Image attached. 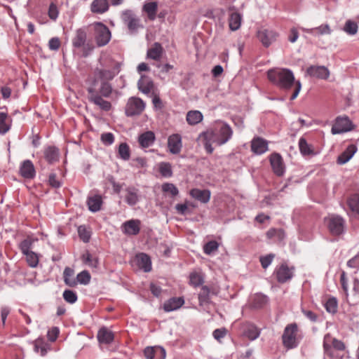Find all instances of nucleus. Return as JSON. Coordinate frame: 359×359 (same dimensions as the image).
<instances>
[{
	"instance_id": "obj_46",
	"label": "nucleus",
	"mask_w": 359,
	"mask_h": 359,
	"mask_svg": "<svg viewBox=\"0 0 359 359\" xmlns=\"http://www.w3.org/2000/svg\"><path fill=\"white\" fill-rule=\"evenodd\" d=\"M111 85L107 81H102L98 93L104 97H109L111 95Z\"/></svg>"
},
{
	"instance_id": "obj_60",
	"label": "nucleus",
	"mask_w": 359,
	"mask_h": 359,
	"mask_svg": "<svg viewBox=\"0 0 359 359\" xmlns=\"http://www.w3.org/2000/svg\"><path fill=\"white\" fill-rule=\"evenodd\" d=\"M333 338L334 337H332L331 334L329 333L325 334L324 337L323 348L325 352H326L327 353H329L330 351L331 350Z\"/></svg>"
},
{
	"instance_id": "obj_11",
	"label": "nucleus",
	"mask_w": 359,
	"mask_h": 359,
	"mask_svg": "<svg viewBox=\"0 0 359 359\" xmlns=\"http://www.w3.org/2000/svg\"><path fill=\"white\" fill-rule=\"evenodd\" d=\"M257 36L262 44L267 48L276 41L278 34L272 29L262 28L258 30Z\"/></svg>"
},
{
	"instance_id": "obj_34",
	"label": "nucleus",
	"mask_w": 359,
	"mask_h": 359,
	"mask_svg": "<svg viewBox=\"0 0 359 359\" xmlns=\"http://www.w3.org/2000/svg\"><path fill=\"white\" fill-rule=\"evenodd\" d=\"M303 32L313 34V35H323L330 34L331 33V29L328 25H321L319 27L306 29L302 28Z\"/></svg>"
},
{
	"instance_id": "obj_21",
	"label": "nucleus",
	"mask_w": 359,
	"mask_h": 359,
	"mask_svg": "<svg viewBox=\"0 0 359 359\" xmlns=\"http://www.w3.org/2000/svg\"><path fill=\"white\" fill-rule=\"evenodd\" d=\"M189 194L192 198L203 203H207L210 201L211 196L210 190L197 188L192 189Z\"/></svg>"
},
{
	"instance_id": "obj_44",
	"label": "nucleus",
	"mask_w": 359,
	"mask_h": 359,
	"mask_svg": "<svg viewBox=\"0 0 359 359\" xmlns=\"http://www.w3.org/2000/svg\"><path fill=\"white\" fill-rule=\"evenodd\" d=\"M268 302V297L262 294H256L252 299V305L255 308H261Z\"/></svg>"
},
{
	"instance_id": "obj_64",
	"label": "nucleus",
	"mask_w": 359,
	"mask_h": 359,
	"mask_svg": "<svg viewBox=\"0 0 359 359\" xmlns=\"http://www.w3.org/2000/svg\"><path fill=\"white\" fill-rule=\"evenodd\" d=\"M60 333L59 328L57 327H53L48 331L47 337L50 341H55Z\"/></svg>"
},
{
	"instance_id": "obj_58",
	"label": "nucleus",
	"mask_w": 359,
	"mask_h": 359,
	"mask_svg": "<svg viewBox=\"0 0 359 359\" xmlns=\"http://www.w3.org/2000/svg\"><path fill=\"white\" fill-rule=\"evenodd\" d=\"M78 233L79 238L84 243H88L90 238V232L86 228L85 226H80L78 228Z\"/></svg>"
},
{
	"instance_id": "obj_6",
	"label": "nucleus",
	"mask_w": 359,
	"mask_h": 359,
	"mask_svg": "<svg viewBox=\"0 0 359 359\" xmlns=\"http://www.w3.org/2000/svg\"><path fill=\"white\" fill-rule=\"evenodd\" d=\"M88 100L97 106L101 110L109 111L111 108L110 102L102 98L94 86H90L87 89Z\"/></svg>"
},
{
	"instance_id": "obj_10",
	"label": "nucleus",
	"mask_w": 359,
	"mask_h": 359,
	"mask_svg": "<svg viewBox=\"0 0 359 359\" xmlns=\"http://www.w3.org/2000/svg\"><path fill=\"white\" fill-rule=\"evenodd\" d=\"M86 37L87 36L85 30L79 29L76 31V35L72 39V45L74 48H79L83 47L84 50L83 55L84 57H87L93 48V47L89 48L88 44L86 46Z\"/></svg>"
},
{
	"instance_id": "obj_26",
	"label": "nucleus",
	"mask_w": 359,
	"mask_h": 359,
	"mask_svg": "<svg viewBox=\"0 0 359 359\" xmlns=\"http://www.w3.org/2000/svg\"><path fill=\"white\" fill-rule=\"evenodd\" d=\"M138 267L144 272H149L151 270V262L150 257L145 253H140L135 257Z\"/></svg>"
},
{
	"instance_id": "obj_23",
	"label": "nucleus",
	"mask_w": 359,
	"mask_h": 359,
	"mask_svg": "<svg viewBox=\"0 0 359 359\" xmlns=\"http://www.w3.org/2000/svg\"><path fill=\"white\" fill-rule=\"evenodd\" d=\"M97 337L100 344H109L114 341V334L107 327H102L98 330Z\"/></svg>"
},
{
	"instance_id": "obj_59",
	"label": "nucleus",
	"mask_w": 359,
	"mask_h": 359,
	"mask_svg": "<svg viewBox=\"0 0 359 359\" xmlns=\"http://www.w3.org/2000/svg\"><path fill=\"white\" fill-rule=\"evenodd\" d=\"M102 142L107 146L112 144L114 142V136L111 133H105L101 135Z\"/></svg>"
},
{
	"instance_id": "obj_54",
	"label": "nucleus",
	"mask_w": 359,
	"mask_h": 359,
	"mask_svg": "<svg viewBox=\"0 0 359 359\" xmlns=\"http://www.w3.org/2000/svg\"><path fill=\"white\" fill-rule=\"evenodd\" d=\"M82 260L85 264H88L90 267L96 268L97 266V259L93 257L88 252L82 255Z\"/></svg>"
},
{
	"instance_id": "obj_49",
	"label": "nucleus",
	"mask_w": 359,
	"mask_h": 359,
	"mask_svg": "<svg viewBox=\"0 0 359 359\" xmlns=\"http://www.w3.org/2000/svg\"><path fill=\"white\" fill-rule=\"evenodd\" d=\"M34 351L39 353L41 356H44L48 352V345L42 340L37 339L34 342Z\"/></svg>"
},
{
	"instance_id": "obj_38",
	"label": "nucleus",
	"mask_w": 359,
	"mask_h": 359,
	"mask_svg": "<svg viewBox=\"0 0 359 359\" xmlns=\"http://www.w3.org/2000/svg\"><path fill=\"white\" fill-rule=\"evenodd\" d=\"M158 5L156 2H147L143 6V11H144L150 20L156 19Z\"/></svg>"
},
{
	"instance_id": "obj_22",
	"label": "nucleus",
	"mask_w": 359,
	"mask_h": 359,
	"mask_svg": "<svg viewBox=\"0 0 359 359\" xmlns=\"http://www.w3.org/2000/svg\"><path fill=\"white\" fill-rule=\"evenodd\" d=\"M164 49L162 45L158 42H155L151 48L147 50V57L156 61H158L162 57Z\"/></svg>"
},
{
	"instance_id": "obj_37",
	"label": "nucleus",
	"mask_w": 359,
	"mask_h": 359,
	"mask_svg": "<svg viewBox=\"0 0 359 359\" xmlns=\"http://www.w3.org/2000/svg\"><path fill=\"white\" fill-rule=\"evenodd\" d=\"M242 16L237 12H233L230 15L229 20V28L232 31L238 29L241 25Z\"/></svg>"
},
{
	"instance_id": "obj_45",
	"label": "nucleus",
	"mask_w": 359,
	"mask_h": 359,
	"mask_svg": "<svg viewBox=\"0 0 359 359\" xmlns=\"http://www.w3.org/2000/svg\"><path fill=\"white\" fill-rule=\"evenodd\" d=\"M24 255L26 257L27 263L30 267L35 268L38 266L39 259L36 253L32 251Z\"/></svg>"
},
{
	"instance_id": "obj_32",
	"label": "nucleus",
	"mask_w": 359,
	"mask_h": 359,
	"mask_svg": "<svg viewBox=\"0 0 359 359\" xmlns=\"http://www.w3.org/2000/svg\"><path fill=\"white\" fill-rule=\"evenodd\" d=\"M203 116L200 111L191 110L187 112L186 120L188 124L194 126L203 121Z\"/></svg>"
},
{
	"instance_id": "obj_9",
	"label": "nucleus",
	"mask_w": 359,
	"mask_h": 359,
	"mask_svg": "<svg viewBox=\"0 0 359 359\" xmlns=\"http://www.w3.org/2000/svg\"><path fill=\"white\" fill-rule=\"evenodd\" d=\"M353 128V125L348 116L337 117L334 124L332 126L331 132L333 135L341 134L351 131Z\"/></svg>"
},
{
	"instance_id": "obj_57",
	"label": "nucleus",
	"mask_w": 359,
	"mask_h": 359,
	"mask_svg": "<svg viewBox=\"0 0 359 359\" xmlns=\"http://www.w3.org/2000/svg\"><path fill=\"white\" fill-rule=\"evenodd\" d=\"M219 244L215 241L208 242L203 247V251L206 255H211L212 252L217 250Z\"/></svg>"
},
{
	"instance_id": "obj_31",
	"label": "nucleus",
	"mask_w": 359,
	"mask_h": 359,
	"mask_svg": "<svg viewBox=\"0 0 359 359\" xmlns=\"http://www.w3.org/2000/svg\"><path fill=\"white\" fill-rule=\"evenodd\" d=\"M12 119L6 112H0V135H5L11 127Z\"/></svg>"
},
{
	"instance_id": "obj_7",
	"label": "nucleus",
	"mask_w": 359,
	"mask_h": 359,
	"mask_svg": "<svg viewBox=\"0 0 359 359\" xmlns=\"http://www.w3.org/2000/svg\"><path fill=\"white\" fill-rule=\"evenodd\" d=\"M145 108V102L139 97H130L126 106V115L133 116L140 115Z\"/></svg>"
},
{
	"instance_id": "obj_18",
	"label": "nucleus",
	"mask_w": 359,
	"mask_h": 359,
	"mask_svg": "<svg viewBox=\"0 0 359 359\" xmlns=\"http://www.w3.org/2000/svg\"><path fill=\"white\" fill-rule=\"evenodd\" d=\"M20 174L25 179H33L35 177V168L33 163L30 160H25L21 163Z\"/></svg>"
},
{
	"instance_id": "obj_47",
	"label": "nucleus",
	"mask_w": 359,
	"mask_h": 359,
	"mask_svg": "<svg viewBox=\"0 0 359 359\" xmlns=\"http://www.w3.org/2000/svg\"><path fill=\"white\" fill-rule=\"evenodd\" d=\"M203 283V278L201 273L192 272L189 275V283L196 287L201 285Z\"/></svg>"
},
{
	"instance_id": "obj_30",
	"label": "nucleus",
	"mask_w": 359,
	"mask_h": 359,
	"mask_svg": "<svg viewBox=\"0 0 359 359\" xmlns=\"http://www.w3.org/2000/svg\"><path fill=\"white\" fill-rule=\"evenodd\" d=\"M108 0H93L91 4V11L94 13L102 14L109 10Z\"/></svg>"
},
{
	"instance_id": "obj_24",
	"label": "nucleus",
	"mask_w": 359,
	"mask_h": 359,
	"mask_svg": "<svg viewBox=\"0 0 359 359\" xmlns=\"http://www.w3.org/2000/svg\"><path fill=\"white\" fill-rule=\"evenodd\" d=\"M358 149L355 144H350L337 158V162L339 165L346 163L356 153Z\"/></svg>"
},
{
	"instance_id": "obj_17",
	"label": "nucleus",
	"mask_w": 359,
	"mask_h": 359,
	"mask_svg": "<svg viewBox=\"0 0 359 359\" xmlns=\"http://www.w3.org/2000/svg\"><path fill=\"white\" fill-rule=\"evenodd\" d=\"M251 150L257 155L263 154L268 150V142L259 137H255L251 142Z\"/></svg>"
},
{
	"instance_id": "obj_55",
	"label": "nucleus",
	"mask_w": 359,
	"mask_h": 359,
	"mask_svg": "<svg viewBox=\"0 0 359 359\" xmlns=\"http://www.w3.org/2000/svg\"><path fill=\"white\" fill-rule=\"evenodd\" d=\"M32 241L29 238H27L21 241L19 244V248L23 255L32 252L31 248L32 247Z\"/></svg>"
},
{
	"instance_id": "obj_1",
	"label": "nucleus",
	"mask_w": 359,
	"mask_h": 359,
	"mask_svg": "<svg viewBox=\"0 0 359 359\" xmlns=\"http://www.w3.org/2000/svg\"><path fill=\"white\" fill-rule=\"evenodd\" d=\"M233 135V130L226 122L217 121L212 128L199 135V139L201 140L207 153L212 154L214 148L212 144L217 146H222L229 142Z\"/></svg>"
},
{
	"instance_id": "obj_4",
	"label": "nucleus",
	"mask_w": 359,
	"mask_h": 359,
	"mask_svg": "<svg viewBox=\"0 0 359 359\" xmlns=\"http://www.w3.org/2000/svg\"><path fill=\"white\" fill-rule=\"evenodd\" d=\"M297 331L298 327L295 323L290 324L285 327L282 336L283 344L285 347L287 348H293L297 346Z\"/></svg>"
},
{
	"instance_id": "obj_62",
	"label": "nucleus",
	"mask_w": 359,
	"mask_h": 359,
	"mask_svg": "<svg viewBox=\"0 0 359 359\" xmlns=\"http://www.w3.org/2000/svg\"><path fill=\"white\" fill-rule=\"evenodd\" d=\"M275 255L273 254H269L266 256H262L260 257V262L262 266L264 269H266L272 262Z\"/></svg>"
},
{
	"instance_id": "obj_40",
	"label": "nucleus",
	"mask_w": 359,
	"mask_h": 359,
	"mask_svg": "<svg viewBox=\"0 0 359 359\" xmlns=\"http://www.w3.org/2000/svg\"><path fill=\"white\" fill-rule=\"evenodd\" d=\"M74 274V271L72 269H71L69 267H66L65 269L64 272H63L64 281L66 285H67L70 287H74V286L76 285V281L73 278Z\"/></svg>"
},
{
	"instance_id": "obj_52",
	"label": "nucleus",
	"mask_w": 359,
	"mask_h": 359,
	"mask_svg": "<svg viewBox=\"0 0 359 359\" xmlns=\"http://www.w3.org/2000/svg\"><path fill=\"white\" fill-rule=\"evenodd\" d=\"M90 274L88 271H83L76 276V284L88 285L90 281Z\"/></svg>"
},
{
	"instance_id": "obj_56",
	"label": "nucleus",
	"mask_w": 359,
	"mask_h": 359,
	"mask_svg": "<svg viewBox=\"0 0 359 359\" xmlns=\"http://www.w3.org/2000/svg\"><path fill=\"white\" fill-rule=\"evenodd\" d=\"M325 309L327 312L330 313H334L337 311V301L335 298H330L325 302Z\"/></svg>"
},
{
	"instance_id": "obj_36",
	"label": "nucleus",
	"mask_w": 359,
	"mask_h": 359,
	"mask_svg": "<svg viewBox=\"0 0 359 359\" xmlns=\"http://www.w3.org/2000/svg\"><path fill=\"white\" fill-rule=\"evenodd\" d=\"M347 205L350 210L355 213L359 219V194H354L347 200Z\"/></svg>"
},
{
	"instance_id": "obj_35",
	"label": "nucleus",
	"mask_w": 359,
	"mask_h": 359,
	"mask_svg": "<svg viewBox=\"0 0 359 359\" xmlns=\"http://www.w3.org/2000/svg\"><path fill=\"white\" fill-rule=\"evenodd\" d=\"M267 238L281 242L285 238V231L282 229H270L266 233Z\"/></svg>"
},
{
	"instance_id": "obj_15",
	"label": "nucleus",
	"mask_w": 359,
	"mask_h": 359,
	"mask_svg": "<svg viewBox=\"0 0 359 359\" xmlns=\"http://www.w3.org/2000/svg\"><path fill=\"white\" fill-rule=\"evenodd\" d=\"M121 18L130 31H136L140 26V20L132 11H124L122 13Z\"/></svg>"
},
{
	"instance_id": "obj_29",
	"label": "nucleus",
	"mask_w": 359,
	"mask_h": 359,
	"mask_svg": "<svg viewBox=\"0 0 359 359\" xmlns=\"http://www.w3.org/2000/svg\"><path fill=\"white\" fill-rule=\"evenodd\" d=\"M59 149L54 146H48L44 149V157L48 163H53L59 160Z\"/></svg>"
},
{
	"instance_id": "obj_16",
	"label": "nucleus",
	"mask_w": 359,
	"mask_h": 359,
	"mask_svg": "<svg viewBox=\"0 0 359 359\" xmlns=\"http://www.w3.org/2000/svg\"><path fill=\"white\" fill-rule=\"evenodd\" d=\"M306 72L309 76L320 79H327L330 76V71L325 66H310Z\"/></svg>"
},
{
	"instance_id": "obj_33",
	"label": "nucleus",
	"mask_w": 359,
	"mask_h": 359,
	"mask_svg": "<svg viewBox=\"0 0 359 359\" xmlns=\"http://www.w3.org/2000/svg\"><path fill=\"white\" fill-rule=\"evenodd\" d=\"M102 203V197L99 195L88 197L87 200L88 209L93 212H97L100 210Z\"/></svg>"
},
{
	"instance_id": "obj_12",
	"label": "nucleus",
	"mask_w": 359,
	"mask_h": 359,
	"mask_svg": "<svg viewBox=\"0 0 359 359\" xmlns=\"http://www.w3.org/2000/svg\"><path fill=\"white\" fill-rule=\"evenodd\" d=\"M141 222L139 219H132L123 222L121 225L122 232L128 236H136L140 231Z\"/></svg>"
},
{
	"instance_id": "obj_20",
	"label": "nucleus",
	"mask_w": 359,
	"mask_h": 359,
	"mask_svg": "<svg viewBox=\"0 0 359 359\" xmlns=\"http://www.w3.org/2000/svg\"><path fill=\"white\" fill-rule=\"evenodd\" d=\"M125 191V201L128 205L133 206L139 202V190L137 188L134 187H128L126 189Z\"/></svg>"
},
{
	"instance_id": "obj_27",
	"label": "nucleus",
	"mask_w": 359,
	"mask_h": 359,
	"mask_svg": "<svg viewBox=\"0 0 359 359\" xmlns=\"http://www.w3.org/2000/svg\"><path fill=\"white\" fill-rule=\"evenodd\" d=\"M137 86L142 93L148 95L154 88V82L149 77L142 75L137 82Z\"/></svg>"
},
{
	"instance_id": "obj_48",
	"label": "nucleus",
	"mask_w": 359,
	"mask_h": 359,
	"mask_svg": "<svg viewBox=\"0 0 359 359\" xmlns=\"http://www.w3.org/2000/svg\"><path fill=\"white\" fill-rule=\"evenodd\" d=\"M159 172L163 177H170L172 175L171 165L169 163H161L159 164Z\"/></svg>"
},
{
	"instance_id": "obj_28",
	"label": "nucleus",
	"mask_w": 359,
	"mask_h": 359,
	"mask_svg": "<svg viewBox=\"0 0 359 359\" xmlns=\"http://www.w3.org/2000/svg\"><path fill=\"white\" fill-rule=\"evenodd\" d=\"M184 303L182 297H173L165 302L163 304V309L166 312H170L180 309Z\"/></svg>"
},
{
	"instance_id": "obj_63",
	"label": "nucleus",
	"mask_w": 359,
	"mask_h": 359,
	"mask_svg": "<svg viewBox=\"0 0 359 359\" xmlns=\"http://www.w3.org/2000/svg\"><path fill=\"white\" fill-rule=\"evenodd\" d=\"M48 183L53 188H60L62 186V182L57 178L55 173L49 175Z\"/></svg>"
},
{
	"instance_id": "obj_8",
	"label": "nucleus",
	"mask_w": 359,
	"mask_h": 359,
	"mask_svg": "<svg viewBox=\"0 0 359 359\" xmlns=\"http://www.w3.org/2000/svg\"><path fill=\"white\" fill-rule=\"evenodd\" d=\"M294 267H289L286 263H282L276 268L274 273L278 283H284L292 279Z\"/></svg>"
},
{
	"instance_id": "obj_51",
	"label": "nucleus",
	"mask_w": 359,
	"mask_h": 359,
	"mask_svg": "<svg viewBox=\"0 0 359 359\" xmlns=\"http://www.w3.org/2000/svg\"><path fill=\"white\" fill-rule=\"evenodd\" d=\"M62 297L67 303L72 304H74L78 299L76 292L71 290H65L63 292Z\"/></svg>"
},
{
	"instance_id": "obj_5",
	"label": "nucleus",
	"mask_w": 359,
	"mask_h": 359,
	"mask_svg": "<svg viewBox=\"0 0 359 359\" xmlns=\"http://www.w3.org/2000/svg\"><path fill=\"white\" fill-rule=\"evenodd\" d=\"M330 232L334 236H339L345 231L346 221L338 215H331L327 218Z\"/></svg>"
},
{
	"instance_id": "obj_50",
	"label": "nucleus",
	"mask_w": 359,
	"mask_h": 359,
	"mask_svg": "<svg viewBox=\"0 0 359 359\" xmlns=\"http://www.w3.org/2000/svg\"><path fill=\"white\" fill-rule=\"evenodd\" d=\"M358 29L357 23L352 20H347L344 27V32L349 35H355L358 32Z\"/></svg>"
},
{
	"instance_id": "obj_2",
	"label": "nucleus",
	"mask_w": 359,
	"mask_h": 359,
	"mask_svg": "<svg viewBox=\"0 0 359 359\" xmlns=\"http://www.w3.org/2000/svg\"><path fill=\"white\" fill-rule=\"evenodd\" d=\"M269 80L279 88L289 90L294 88L290 100H294L299 95L302 84L299 81H295L293 72L289 69H271L267 72Z\"/></svg>"
},
{
	"instance_id": "obj_13",
	"label": "nucleus",
	"mask_w": 359,
	"mask_h": 359,
	"mask_svg": "<svg viewBox=\"0 0 359 359\" xmlns=\"http://www.w3.org/2000/svg\"><path fill=\"white\" fill-rule=\"evenodd\" d=\"M269 160L273 172L277 176H283L285 172V166L282 156L278 153H273Z\"/></svg>"
},
{
	"instance_id": "obj_25",
	"label": "nucleus",
	"mask_w": 359,
	"mask_h": 359,
	"mask_svg": "<svg viewBox=\"0 0 359 359\" xmlns=\"http://www.w3.org/2000/svg\"><path fill=\"white\" fill-rule=\"evenodd\" d=\"M298 144L299 151L302 156H315L317 154L313 145L309 144L304 137L299 138Z\"/></svg>"
},
{
	"instance_id": "obj_42",
	"label": "nucleus",
	"mask_w": 359,
	"mask_h": 359,
	"mask_svg": "<svg viewBox=\"0 0 359 359\" xmlns=\"http://www.w3.org/2000/svg\"><path fill=\"white\" fill-rule=\"evenodd\" d=\"M97 74L102 81L107 82L113 79L116 75V72L112 69H98Z\"/></svg>"
},
{
	"instance_id": "obj_43",
	"label": "nucleus",
	"mask_w": 359,
	"mask_h": 359,
	"mask_svg": "<svg viewBox=\"0 0 359 359\" xmlns=\"http://www.w3.org/2000/svg\"><path fill=\"white\" fill-rule=\"evenodd\" d=\"M118 156L123 161H128L130 157L129 146L126 143H121L118 147Z\"/></svg>"
},
{
	"instance_id": "obj_14",
	"label": "nucleus",
	"mask_w": 359,
	"mask_h": 359,
	"mask_svg": "<svg viewBox=\"0 0 359 359\" xmlns=\"http://www.w3.org/2000/svg\"><path fill=\"white\" fill-rule=\"evenodd\" d=\"M168 148L172 154H178L182 148V136L178 133L170 135L168 138Z\"/></svg>"
},
{
	"instance_id": "obj_53",
	"label": "nucleus",
	"mask_w": 359,
	"mask_h": 359,
	"mask_svg": "<svg viewBox=\"0 0 359 359\" xmlns=\"http://www.w3.org/2000/svg\"><path fill=\"white\" fill-rule=\"evenodd\" d=\"M162 191L164 193H169L172 197L176 196L179 194L177 187L172 183H164L162 185Z\"/></svg>"
},
{
	"instance_id": "obj_39",
	"label": "nucleus",
	"mask_w": 359,
	"mask_h": 359,
	"mask_svg": "<svg viewBox=\"0 0 359 359\" xmlns=\"http://www.w3.org/2000/svg\"><path fill=\"white\" fill-rule=\"evenodd\" d=\"M243 334L249 339L255 340L259 337L260 332L256 326L249 324L245 326Z\"/></svg>"
},
{
	"instance_id": "obj_3",
	"label": "nucleus",
	"mask_w": 359,
	"mask_h": 359,
	"mask_svg": "<svg viewBox=\"0 0 359 359\" xmlns=\"http://www.w3.org/2000/svg\"><path fill=\"white\" fill-rule=\"evenodd\" d=\"M94 38L98 47L106 46L110 41L111 34L109 28L102 22L93 24Z\"/></svg>"
},
{
	"instance_id": "obj_61",
	"label": "nucleus",
	"mask_w": 359,
	"mask_h": 359,
	"mask_svg": "<svg viewBox=\"0 0 359 359\" xmlns=\"http://www.w3.org/2000/svg\"><path fill=\"white\" fill-rule=\"evenodd\" d=\"M48 14L49 18L51 20H56V19L57 18L58 15H59V11H58L57 6L55 4L51 3L50 4L49 8H48Z\"/></svg>"
},
{
	"instance_id": "obj_41",
	"label": "nucleus",
	"mask_w": 359,
	"mask_h": 359,
	"mask_svg": "<svg viewBox=\"0 0 359 359\" xmlns=\"http://www.w3.org/2000/svg\"><path fill=\"white\" fill-rule=\"evenodd\" d=\"M210 289L207 286H203L198 294V301L201 306H205L210 302Z\"/></svg>"
},
{
	"instance_id": "obj_19",
	"label": "nucleus",
	"mask_w": 359,
	"mask_h": 359,
	"mask_svg": "<svg viewBox=\"0 0 359 359\" xmlns=\"http://www.w3.org/2000/svg\"><path fill=\"white\" fill-rule=\"evenodd\" d=\"M156 140V135L153 131L148 130L138 137V143L142 148H148L152 146Z\"/></svg>"
}]
</instances>
